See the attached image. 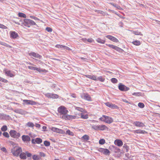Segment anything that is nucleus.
Returning <instances> with one entry per match:
<instances>
[{
	"instance_id": "obj_64",
	"label": "nucleus",
	"mask_w": 160,
	"mask_h": 160,
	"mask_svg": "<svg viewBox=\"0 0 160 160\" xmlns=\"http://www.w3.org/2000/svg\"><path fill=\"white\" fill-rule=\"evenodd\" d=\"M116 8L118 9H120L121 8V7L120 6L118 5H117L116 7Z\"/></svg>"
},
{
	"instance_id": "obj_44",
	"label": "nucleus",
	"mask_w": 160,
	"mask_h": 160,
	"mask_svg": "<svg viewBox=\"0 0 160 160\" xmlns=\"http://www.w3.org/2000/svg\"><path fill=\"white\" fill-rule=\"evenodd\" d=\"M2 135L3 136H4L6 138H8L9 137V135L8 133L6 132H4L3 133Z\"/></svg>"
},
{
	"instance_id": "obj_33",
	"label": "nucleus",
	"mask_w": 160,
	"mask_h": 160,
	"mask_svg": "<svg viewBox=\"0 0 160 160\" xmlns=\"http://www.w3.org/2000/svg\"><path fill=\"white\" fill-rule=\"evenodd\" d=\"M65 134L71 136H73L74 135V133L73 132L70 131L69 130H67Z\"/></svg>"
},
{
	"instance_id": "obj_49",
	"label": "nucleus",
	"mask_w": 160,
	"mask_h": 160,
	"mask_svg": "<svg viewBox=\"0 0 160 160\" xmlns=\"http://www.w3.org/2000/svg\"><path fill=\"white\" fill-rule=\"evenodd\" d=\"M36 70L37 71L40 72H44V71H45V69H41L40 68H36Z\"/></svg>"
},
{
	"instance_id": "obj_24",
	"label": "nucleus",
	"mask_w": 160,
	"mask_h": 160,
	"mask_svg": "<svg viewBox=\"0 0 160 160\" xmlns=\"http://www.w3.org/2000/svg\"><path fill=\"white\" fill-rule=\"evenodd\" d=\"M22 139L24 142H28L30 141V138L28 135H23L22 136Z\"/></svg>"
},
{
	"instance_id": "obj_9",
	"label": "nucleus",
	"mask_w": 160,
	"mask_h": 160,
	"mask_svg": "<svg viewBox=\"0 0 160 160\" xmlns=\"http://www.w3.org/2000/svg\"><path fill=\"white\" fill-rule=\"evenodd\" d=\"M98 151L107 155H109L110 153V151L107 149L100 148L98 149Z\"/></svg>"
},
{
	"instance_id": "obj_32",
	"label": "nucleus",
	"mask_w": 160,
	"mask_h": 160,
	"mask_svg": "<svg viewBox=\"0 0 160 160\" xmlns=\"http://www.w3.org/2000/svg\"><path fill=\"white\" fill-rule=\"evenodd\" d=\"M18 16L20 17L23 18H26L27 17L25 14L22 12H19L18 14Z\"/></svg>"
},
{
	"instance_id": "obj_13",
	"label": "nucleus",
	"mask_w": 160,
	"mask_h": 160,
	"mask_svg": "<svg viewBox=\"0 0 160 160\" xmlns=\"http://www.w3.org/2000/svg\"><path fill=\"white\" fill-rule=\"evenodd\" d=\"M55 47L61 49H63L66 50L71 51L72 50L71 49L66 46L62 45L57 44L55 46Z\"/></svg>"
},
{
	"instance_id": "obj_27",
	"label": "nucleus",
	"mask_w": 160,
	"mask_h": 160,
	"mask_svg": "<svg viewBox=\"0 0 160 160\" xmlns=\"http://www.w3.org/2000/svg\"><path fill=\"white\" fill-rule=\"evenodd\" d=\"M20 158L23 159H26V154L25 152H21L19 155Z\"/></svg>"
},
{
	"instance_id": "obj_30",
	"label": "nucleus",
	"mask_w": 160,
	"mask_h": 160,
	"mask_svg": "<svg viewBox=\"0 0 160 160\" xmlns=\"http://www.w3.org/2000/svg\"><path fill=\"white\" fill-rule=\"evenodd\" d=\"M26 126L29 127L33 128L34 126V125L32 122H28L26 124Z\"/></svg>"
},
{
	"instance_id": "obj_59",
	"label": "nucleus",
	"mask_w": 160,
	"mask_h": 160,
	"mask_svg": "<svg viewBox=\"0 0 160 160\" xmlns=\"http://www.w3.org/2000/svg\"><path fill=\"white\" fill-rule=\"evenodd\" d=\"M82 40L84 42H86L87 41V39L86 38H83Z\"/></svg>"
},
{
	"instance_id": "obj_53",
	"label": "nucleus",
	"mask_w": 160,
	"mask_h": 160,
	"mask_svg": "<svg viewBox=\"0 0 160 160\" xmlns=\"http://www.w3.org/2000/svg\"><path fill=\"white\" fill-rule=\"evenodd\" d=\"M46 30L49 32H51L52 31V29L49 27L46 28Z\"/></svg>"
},
{
	"instance_id": "obj_8",
	"label": "nucleus",
	"mask_w": 160,
	"mask_h": 160,
	"mask_svg": "<svg viewBox=\"0 0 160 160\" xmlns=\"http://www.w3.org/2000/svg\"><path fill=\"white\" fill-rule=\"evenodd\" d=\"M118 88L120 91L123 92L128 91L129 89V88L128 87L122 84L121 83H119V84Z\"/></svg>"
},
{
	"instance_id": "obj_23",
	"label": "nucleus",
	"mask_w": 160,
	"mask_h": 160,
	"mask_svg": "<svg viewBox=\"0 0 160 160\" xmlns=\"http://www.w3.org/2000/svg\"><path fill=\"white\" fill-rule=\"evenodd\" d=\"M14 112L20 114L22 115L25 114L26 113V111L21 109H16L14 110Z\"/></svg>"
},
{
	"instance_id": "obj_51",
	"label": "nucleus",
	"mask_w": 160,
	"mask_h": 160,
	"mask_svg": "<svg viewBox=\"0 0 160 160\" xmlns=\"http://www.w3.org/2000/svg\"><path fill=\"white\" fill-rule=\"evenodd\" d=\"M28 69L33 70H36V67H32V66H29L28 67Z\"/></svg>"
},
{
	"instance_id": "obj_25",
	"label": "nucleus",
	"mask_w": 160,
	"mask_h": 160,
	"mask_svg": "<svg viewBox=\"0 0 160 160\" xmlns=\"http://www.w3.org/2000/svg\"><path fill=\"white\" fill-rule=\"evenodd\" d=\"M133 132L134 133L145 134L147 133V132L146 131L140 129L134 130Z\"/></svg>"
},
{
	"instance_id": "obj_40",
	"label": "nucleus",
	"mask_w": 160,
	"mask_h": 160,
	"mask_svg": "<svg viewBox=\"0 0 160 160\" xmlns=\"http://www.w3.org/2000/svg\"><path fill=\"white\" fill-rule=\"evenodd\" d=\"M32 158L34 160H39L40 158L39 156L36 155H33Z\"/></svg>"
},
{
	"instance_id": "obj_36",
	"label": "nucleus",
	"mask_w": 160,
	"mask_h": 160,
	"mask_svg": "<svg viewBox=\"0 0 160 160\" xmlns=\"http://www.w3.org/2000/svg\"><path fill=\"white\" fill-rule=\"evenodd\" d=\"M105 78L102 76H100L97 78V81H99L102 82H103L105 81Z\"/></svg>"
},
{
	"instance_id": "obj_2",
	"label": "nucleus",
	"mask_w": 160,
	"mask_h": 160,
	"mask_svg": "<svg viewBox=\"0 0 160 160\" xmlns=\"http://www.w3.org/2000/svg\"><path fill=\"white\" fill-rule=\"evenodd\" d=\"M22 152L21 148L16 144L14 145L11 149V152L13 156L16 157L18 156Z\"/></svg>"
},
{
	"instance_id": "obj_15",
	"label": "nucleus",
	"mask_w": 160,
	"mask_h": 160,
	"mask_svg": "<svg viewBox=\"0 0 160 160\" xmlns=\"http://www.w3.org/2000/svg\"><path fill=\"white\" fill-rule=\"evenodd\" d=\"M28 54L30 56H33L35 58H38V59H41L42 56L38 53L34 52H32L28 53Z\"/></svg>"
},
{
	"instance_id": "obj_20",
	"label": "nucleus",
	"mask_w": 160,
	"mask_h": 160,
	"mask_svg": "<svg viewBox=\"0 0 160 160\" xmlns=\"http://www.w3.org/2000/svg\"><path fill=\"white\" fill-rule=\"evenodd\" d=\"M133 124L138 127H143L145 126L144 124L142 122L139 121H136L133 122Z\"/></svg>"
},
{
	"instance_id": "obj_5",
	"label": "nucleus",
	"mask_w": 160,
	"mask_h": 160,
	"mask_svg": "<svg viewBox=\"0 0 160 160\" xmlns=\"http://www.w3.org/2000/svg\"><path fill=\"white\" fill-rule=\"evenodd\" d=\"M99 120L109 124L113 122V119L112 118L104 115H102V117L99 118Z\"/></svg>"
},
{
	"instance_id": "obj_60",
	"label": "nucleus",
	"mask_w": 160,
	"mask_h": 160,
	"mask_svg": "<svg viewBox=\"0 0 160 160\" xmlns=\"http://www.w3.org/2000/svg\"><path fill=\"white\" fill-rule=\"evenodd\" d=\"M35 126H36V127H37V128H40L41 125L37 123L36 124Z\"/></svg>"
},
{
	"instance_id": "obj_62",
	"label": "nucleus",
	"mask_w": 160,
	"mask_h": 160,
	"mask_svg": "<svg viewBox=\"0 0 160 160\" xmlns=\"http://www.w3.org/2000/svg\"><path fill=\"white\" fill-rule=\"evenodd\" d=\"M122 101L126 103H129V102L126 99H122Z\"/></svg>"
},
{
	"instance_id": "obj_28",
	"label": "nucleus",
	"mask_w": 160,
	"mask_h": 160,
	"mask_svg": "<svg viewBox=\"0 0 160 160\" xmlns=\"http://www.w3.org/2000/svg\"><path fill=\"white\" fill-rule=\"evenodd\" d=\"M80 115L81 118L83 119H86L88 118V115L87 114H85L83 113H81L80 114Z\"/></svg>"
},
{
	"instance_id": "obj_1",
	"label": "nucleus",
	"mask_w": 160,
	"mask_h": 160,
	"mask_svg": "<svg viewBox=\"0 0 160 160\" xmlns=\"http://www.w3.org/2000/svg\"><path fill=\"white\" fill-rule=\"evenodd\" d=\"M58 112L60 115V117L65 120H71L78 118L76 116H72L67 114L68 112L66 108L63 106H61L58 109Z\"/></svg>"
},
{
	"instance_id": "obj_10",
	"label": "nucleus",
	"mask_w": 160,
	"mask_h": 160,
	"mask_svg": "<svg viewBox=\"0 0 160 160\" xmlns=\"http://www.w3.org/2000/svg\"><path fill=\"white\" fill-rule=\"evenodd\" d=\"M106 45L109 48L115 49L118 52H122L123 51L122 49L113 45L107 44Z\"/></svg>"
},
{
	"instance_id": "obj_54",
	"label": "nucleus",
	"mask_w": 160,
	"mask_h": 160,
	"mask_svg": "<svg viewBox=\"0 0 160 160\" xmlns=\"http://www.w3.org/2000/svg\"><path fill=\"white\" fill-rule=\"evenodd\" d=\"M87 41L89 42H94V40L92 38H88L87 39Z\"/></svg>"
},
{
	"instance_id": "obj_4",
	"label": "nucleus",
	"mask_w": 160,
	"mask_h": 160,
	"mask_svg": "<svg viewBox=\"0 0 160 160\" xmlns=\"http://www.w3.org/2000/svg\"><path fill=\"white\" fill-rule=\"evenodd\" d=\"M91 128L92 129L96 131H104L108 128L107 127L104 125H93Z\"/></svg>"
},
{
	"instance_id": "obj_48",
	"label": "nucleus",
	"mask_w": 160,
	"mask_h": 160,
	"mask_svg": "<svg viewBox=\"0 0 160 160\" xmlns=\"http://www.w3.org/2000/svg\"><path fill=\"white\" fill-rule=\"evenodd\" d=\"M30 18H31V19H33L36 20H40V19L38 18L35 17L33 16H30Z\"/></svg>"
},
{
	"instance_id": "obj_29",
	"label": "nucleus",
	"mask_w": 160,
	"mask_h": 160,
	"mask_svg": "<svg viewBox=\"0 0 160 160\" xmlns=\"http://www.w3.org/2000/svg\"><path fill=\"white\" fill-rule=\"evenodd\" d=\"M132 43L136 46H139L141 44V42L138 40H135L132 42Z\"/></svg>"
},
{
	"instance_id": "obj_11",
	"label": "nucleus",
	"mask_w": 160,
	"mask_h": 160,
	"mask_svg": "<svg viewBox=\"0 0 160 160\" xmlns=\"http://www.w3.org/2000/svg\"><path fill=\"white\" fill-rule=\"evenodd\" d=\"M23 102H24L23 104L34 105L36 104V102L32 100H23Z\"/></svg>"
},
{
	"instance_id": "obj_52",
	"label": "nucleus",
	"mask_w": 160,
	"mask_h": 160,
	"mask_svg": "<svg viewBox=\"0 0 160 160\" xmlns=\"http://www.w3.org/2000/svg\"><path fill=\"white\" fill-rule=\"evenodd\" d=\"M25 153L26 154V155H27L28 157H30L32 156V155L31 153L29 152L28 151H26L25 152Z\"/></svg>"
},
{
	"instance_id": "obj_63",
	"label": "nucleus",
	"mask_w": 160,
	"mask_h": 160,
	"mask_svg": "<svg viewBox=\"0 0 160 160\" xmlns=\"http://www.w3.org/2000/svg\"><path fill=\"white\" fill-rule=\"evenodd\" d=\"M110 4L115 7H116V6L117 5L116 4H114V3H111Z\"/></svg>"
},
{
	"instance_id": "obj_50",
	"label": "nucleus",
	"mask_w": 160,
	"mask_h": 160,
	"mask_svg": "<svg viewBox=\"0 0 160 160\" xmlns=\"http://www.w3.org/2000/svg\"><path fill=\"white\" fill-rule=\"evenodd\" d=\"M44 144L46 146H48L50 145V142L47 141H45L44 142Z\"/></svg>"
},
{
	"instance_id": "obj_57",
	"label": "nucleus",
	"mask_w": 160,
	"mask_h": 160,
	"mask_svg": "<svg viewBox=\"0 0 160 160\" xmlns=\"http://www.w3.org/2000/svg\"><path fill=\"white\" fill-rule=\"evenodd\" d=\"M39 154L41 157H44L45 156V154L43 152H40Z\"/></svg>"
},
{
	"instance_id": "obj_16",
	"label": "nucleus",
	"mask_w": 160,
	"mask_h": 160,
	"mask_svg": "<svg viewBox=\"0 0 160 160\" xmlns=\"http://www.w3.org/2000/svg\"><path fill=\"white\" fill-rule=\"evenodd\" d=\"M45 96L48 98H57L59 97V96L57 94L50 93H46Z\"/></svg>"
},
{
	"instance_id": "obj_58",
	"label": "nucleus",
	"mask_w": 160,
	"mask_h": 160,
	"mask_svg": "<svg viewBox=\"0 0 160 160\" xmlns=\"http://www.w3.org/2000/svg\"><path fill=\"white\" fill-rule=\"evenodd\" d=\"M1 150L3 152H7V150L6 149V148L4 147H3L2 148H1Z\"/></svg>"
},
{
	"instance_id": "obj_61",
	"label": "nucleus",
	"mask_w": 160,
	"mask_h": 160,
	"mask_svg": "<svg viewBox=\"0 0 160 160\" xmlns=\"http://www.w3.org/2000/svg\"><path fill=\"white\" fill-rule=\"evenodd\" d=\"M71 96L74 98H76V95L74 94H71Z\"/></svg>"
},
{
	"instance_id": "obj_37",
	"label": "nucleus",
	"mask_w": 160,
	"mask_h": 160,
	"mask_svg": "<svg viewBox=\"0 0 160 160\" xmlns=\"http://www.w3.org/2000/svg\"><path fill=\"white\" fill-rule=\"evenodd\" d=\"M82 138L85 141L88 140L89 139V137L87 135H85L83 136Z\"/></svg>"
},
{
	"instance_id": "obj_45",
	"label": "nucleus",
	"mask_w": 160,
	"mask_h": 160,
	"mask_svg": "<svg viewBox=\"0 0 160 160\" xmlns=\"http://www.w3.org/2000/svg\"><path fill=\"white\" fill-rule=\"evenodd\" d=\"M0 81H1L5 83H7L8 82L7 80L1 77H0Z\"/></svg>"
},
{
	"instance_id": "obj_56",
	"label": "nucleus",
	"mask_w": 160,
	"mask_h": 160,
	"mask_svg": "<svg viewBox=\"0 0 160 160\" xmlns=\"http://www.w3.org/2000/svg\"><path fill=\"white\" fill-rule=\"evenodd\" d=\"M0 28H2L6 29L7 28V27L4 25L3 24L0 23Z\"/></svg>"
},
{
	"instance_id": "obj_22",
	"label": "nucleus",
	"mask_w": 160,
	"mask_h": 160,
	"mask_svg": "<svg viewBox=\"0 0 160 160\" xmlns=\"http://www.w3.org/2000/svg\"><path fill=\"white\" fill-rule=\"evenodd\" d=\"M114 143L115 145L119 147H121L123 145V143L120 140L116 139Z\"/></svg>"
},
{
	"instance_id": "obj_41",
	"label": "nucleus",
	"mask_w": 160,
	"mask_h": 160,
	"mask_svg": "<svg viewBox=\"0 0 160 160\" xmlns=\"http://www.w3.org/2000/svg\"><path fill=\"white\" fill-rule=\"evenodd\" d=\"M105 142V140L103 139H101L99 141V143L101 145L104 144Z\"/></svg>"
},
{
	"instance_id": "obj_42",
	"label": "nucleus",
	"mask_w": 160,
	"mask_h": 160,
	"mask_svg": "<svg viewBox=\"0 0 160 160\" xmlns=\"http://www.w3.org/2000/svg\"><path fill=\"white\" fill-rule=\"evenodd\" d=\"M111 80V82L114 83H117L118 82L117 79L115 78H112Z\"/></svg>"
},
{
	"instance_id": "obj_38",
	"label": "nucleus",
	"mask_w": 160,
	"mask_h": 160,
	"mask_svg": "<svg viewBox=\"0 0 160 160\" xmlns=\"http://www.w3.org/2000/svg\"><path fill=\"white\" fill-rule=\"evenodd\" d=\"M7 129L8 128L7 126L4 125L1 128V130L2 131L5 132L7 130Z\"/></svg>"
},
{
	"instance_id": "obj_26",
	"label": "nucleus",
	"mask_w": 160,
	"mask_h": 160,
	"mask_svg": "<svg viewBox=\"0 0 160 160\" xmlns=\"http://www.w3.org/2000/svg\"><path fill=\"white\" fill-rule=\"evenodd\" d=\"M86 77L88 78L94 80H97V77L95 75H86Z\"/></svg>"
},
{
	"instance_id": "obj_3",
	"label": "nucleus",
	"mask_w": 160,
	"mask_h": 160,
	"mask_svg": "<svg viewBox=\"0 0 160 160\" xmlns=\"http://www.w3.org/2000/svg\"><path fill=\"white\" fill-rule=\"evenodd\" d=\"M23 25L28 28H29L31 26L36 25V23L33 20L28 19H25L23 20V22L22 23Z\"/></svg>"
},
{
	"instance_id": "obj_39",
	"label": "nucleus",
	"mask_w": 160,
	"mask_h": 160,
	"mask_svg": "<svg viewBox=\"0 0 160 160\" xmlns=\"http://www.w3.org/2000/svg\"><path fill=\"white\" fill-rule=\"evenodd\" d=\"M75 108L76 110L82 112H84V109L83 108L78 107H75Z\"/></svg>"
},
{
	"instance_id": "obj_35",
	"label": "nucleus",
	"mask_w": 160,
	"mask_h": 160,
	"mask_svg": "<svg viewBox=\"0 0 160 160\" xmlns=\"http://www.w3.org/2000/svg\"><path fill=\"white\" fill-rule=\"evenodd\" d=\"M132 33L136 35H140L141 36H142V34L141 32L138 31H132Z\"/></svg>"
},
{
	"instance_id": "obj_6",
	"label": "nucleus",
	"mask_w": 160,
	"mask_h": 160,
	"mask_svg": "<svg viewBox=\"0 0 160 160\" xmlns=\"http://www.w3.org/2000/svg\"><path fill=\"white\" fill-rule=\"evenodd\" d=\"M9 133L11 136L14 138H18L20 136V134L19 132L14 130H11Z\"/></svg>"
},
{
	"instance_id": "obj_14",
	"label": "nucleus",
	"mask_w": 160,
	"mask_h": 160,
	"mask_svg": "<svg viewBox=\"0 0 160 160\" xmlns=\"http://www.w3.org/2000/svg\"><path fill=\"white\" fill-rule=\"evenodd\" d=\"M105 105L107 107L110 108L112 109H118V107L115 104H113L109 102H107L105 103Z\"/></svg>"
},
{
	"instance_id": "obj_12",
	"label": "nucleus",
	"mask_w": 160,
	"mask_h": 160,
	"mask_svg": "<svg viewBox=\"0 0 160 160\" xmlns=\"http://www.w3.org/2000/svg\"><path fill=\"white\" fill-rule=\"evenodd\" d=\"M81 98L88 101H92L91 98L89 94L87 93H84L82 94L81 95Z\"/></svg>"
},
{
	"instance_id": "obj_18",
	"label": "nucleus",
	"mask_w": 160,
	"mask_h": 160,
	"mask_svg": "<svg viewBox=\"0 0 160 160\" xmlns=\"http://www.w3.org/2000/svg\"><path fill=\"white\" fill-rule=\"evenodd\" d=\"M42 142V140L40 138H36L35 139H32V142L33 144L37 143L40 144Z\"/></svg>"
},
{
	"instance_id": "obj_17",
	"label": "nucleus",
	"mask_w": 160,
	"mask_h": 160,
	"mask_svg": "<svg viewBox=\"0 0 160 160\" xmlns=\"http://www.w3.org/2000/svg\"><path fill=\"white\" fill-rule=\"evenodd\" d=\"M51 130L53 132H55L58 133L64 134L65 133V132L62 130L58 128H56L52 127V128Z\"/></svg>"
},
{
	"instance_id": "obj_7",
	"label": "nucleus",
	"mask_w": 160,
	"mask_h": 160,
	"mask_svg": "<svg viewBox=\"0 0 160 160\" xmlns=\"http://www.w3.org/2000/svg\"><path fill=\"white\" fill-rule=\"evenodd\" d=\"M3 72L8 77H13L15 75L14 74V72H12L10 70L6 68H4L3 71Z\"/></svg>"
},
{
	"instance_id": "obj_55",
	"label": "nucleus",
	"mask_w": 160,
	"mask_h": 160,
	"mask_svg": "<svg viewBox=\"0 0 160 160\" xmlns=\"http://www.w3.org/2000/svg\"><path fill=\"white\" fill-rule=\"evenodd\" d=\"M5 118V116L3 114L0 113V119H4Z\"/></svg>"
},
{
	"instance_id": "obj_34",
	"label": "nucleus",
	"mask_w": 160,
	"mask_h": 160,
	"mask_svg": "<svg viewBox=\"0 0 160 160\" xmlns=\"http://www.w3.org/2000/svg\"><path fill=\"white\" fill-rule=\"evenodd\" d=\"M0 44L2 45L5 46L7 47H8V48H12V47L11 46L9 45L8 44H7L5 43V42H0Z\"/></svg>"
},
{
	"instance_id": "obj_31",
	"label": "nucleus",
	"mask_w": 160,
	"mask_h": 160,
	"mask_svg": "<svg viewBox=\"0 0 160 160\" xmlns=\"http://www.w3.org/2000/svg\"><path fill=\"white\" fill-rule=\"evenodd\" d=\"M96 41L98 43H101V44H104L105 42V41L104 40L101 39L100 38H98L96 39Z\"/></svg>"
},
{
	"instance_id": "obj_19",
	"label": "nucleus",
	"mask_w": 160,
	"mask_h": 160,
	"mask_svg": "<svg viewBox=\"0 0 160 160\" xmlns=\"http://www.w3.org/2000/svg\"><path fill=\"white\" fill-rule=\"evenodd\" d=\"M106 37L111 41L116 42H119L118 40L116 38L110 35H108L106 36Z\"/></svg>"
},
{
	"instance_id": "obj_43",
	"label": "nucleus",
	"mask_w": 160,
	"mask_h": 160,
	"mask_svg": "<svg viewBox=\"0 0 160 160\" xmlns=\"http://www.w3.org/2000/svg\"><path fill=\"white\" fill-rule=\"evenodd\" d=\"M138 106L140 108H142L144 107V104L142 102H139L138 104Z\"/></svg>"
},
{
	"instance_id": "obj_21",
	"label": "nucleus",
	"mask_w": 160,
	"mask_h": 160,
	"mask_svg": "<svg viewBox=\"0 0 160 160\" xmlns=\"http://www.w3.org/2000/svg\"><path fill=\"white\" fill-rule=\"evenodd\" d=\"M10 33L11 37L12 38H16L18 36V34L15 31H10Z\"/></svg>"
},
{
	"instance_id": "obj_47",
	"label": "nucleus",
	"mask_w": 160,
	"mask_h": 160,
	"mask_svg": "<svg viewBox=\"0 0 160 160\" xmlns=\"http://www.w3.org/2000/svg\"><path fill=\"white\" fill-rule=\"evenodd\" d=\"M95 11L97 12L98 14H103L104 13V12H103L101 10H95Z\"/></svg>"
},
{
	"instance_id": "obj_46",
	"label": "nucleus",
	"mask_w": 160,
	"mask_h": 160,
	"mask_svg": "<svg viewBox=\"0 0 160 160\" xmlns=\"http://www.w3.org/2000/svg\"><path fill=\"white\" fill-rule=\"evenodd\" d=\"M133 95L137 96H141V92H134L132 94Z\"/></svg>"
}]
</instances>
